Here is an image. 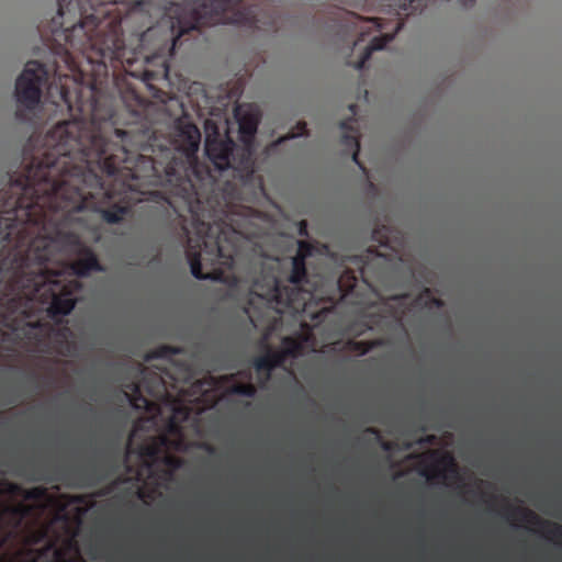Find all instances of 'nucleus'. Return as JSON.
Returning a JSON list of instances; mask_svg holds the SVG:
<instances>
[{
  "label": "nucleus",
  "mask_w": 562,
  "mask_h": 562,
  "mask_svg": "<svg viewBox=\"0 0 562 562\" xmlns=\"http://www.w3.org/2000/svg\"><path fill=\"white\" fill-rule=\"evenodd\" d=\"M200 132L178 124L175 146L157 143L147 124L127 130L116 124H57L45 135L46 150L11 177L0 211V241L15 278L43 273L65 282L63 256L78 255L70 271L78 278L104 272L78 228L99 214L114 225L131 212L135 195H155L182 218L186 257L198 280L221 281L202 261L232 267L243 239L252 236L256 213L240 203L234 180H217L196 159Z\"/></svg>",
  "instance_id": "nucleus-1"
},
{
  "label": "nucleus",
  "mask_w": 562,
  "mask_h": 562,
  "mask_svg": "<svg viewBox=\"0 0 562 562\" xmlns=\"http://www.w3.org/2000/svg\"><path fill=\"white\" fill-rule=\"evenodd\" d=\"M151 3L138 0L127 5L121 16L113 0H58L57 15L41 31V37L52 50L53 72L64 67L80 72L78 56L99 67L123 68L124 75L112 79L115 92H137L127 76L140 80L153 92L154 82L167 81L169 67L162 54L175 49L178 41L192 31L217 24H234L257 31H276L273 15H262L256 4L241 0H186L166 8L155 25H149Z\"/></svg>",
  "instance_id": "nucleus-2"
},
{
  "label": "nucleus",
  "mask_w": 562,
  "mask_h": 562,
  "mask_svg": "<svg viewBox=\"0 0 562 562\" xmlns=\"http://www.w3.org/2000/svg\"><path fill=\"white\" fill-rule=\"evenodd\" d=\"M313 254V245L297 241L296 255L291 259L290 284L281 283L273 273V268L261 261L258 272L251 277L249 292L259 299L276 302L279 312L300 313L311 299L310 280L306 272V259Z\"/></svg>",
  "instance_id": "nucleus-3"
},
{
  "label": "nucleus",
  "mask_w": 562,
  "mask_h": 562,
  "mask_svg": "<svg viewBox=\"0 0 562 562\" xmlns=\"http://www.w3.org/2000/svg\"><path fill=\"white\" fill-rule=\"evenodd\" d=\"M235 120L239 124V140L244 146L238 147L231 137L206 139V155L211 164L221 173H229L234 180L245 181L252 177L254 161L250 146L258 131L259 114L257 111L235 108Z\"/></svg>",
  "instance_id": "nucleus-4"
},
{
  "label": "nucleus",
  "mask_w": 562,
  "mask_h": 562,
  "mask_svg": "<svg viewBox=\"0 0 562 562\" xmlns=\"http://www.w3.org/2000/svg\"><path fill=\"white\" fill-rule=\"evenodd\" d=\"M10 288L22 301L48 303L49 317L57 324L61 323L57 317L70 314L76 306V300L71 297V282L46 281L43 273H36L34 278L13 277Z\"/></svg>",
  "instance_id": "nucleus-5"
},
{
  "label": "nucleus",
  "mask_w": 562,
  "mask_h": 562,
  "mask_svg": "<svg viewBox=\"0 0 562 562\" xmlns=\"http://www.w3.org/2000/svg\"><path fill=\"white\" fill-rule=\"evenodd\" d=\"M49 78V68L38 60L25 64L24 71L15 81V99L20 108L33 111L41 102L42 87Z\"/></svg>",
  "instance_id": "nucleus-6"
},
{
  "label": "nucleus",
  "mask_w": 562,
  "mask_h": 562,
  "mask_svg": "<svg viewBox=\"0 0 562 562\" xmlns=\"http://www.w3.org/2000/svg\"><path fill=\"white\" fill-rule=\"evenodd\" d=\"M381 259L382 255L374 248H368V250L361 255L348 258V265L345 266V270L339 273L338 281H336V285H338L341 297L351 295L359 281H362L366 285L370 286L372 269Z\"/></svg>",
  "instance_id": "nucleus-7"
},
{
  "label": "nucleus",
  "mask_w": 562,
  "mask_h": 562,
  "mask_svg": "<svg viewBox=\"0 0 562 562\" xmlns=\"http://www.w3.org/2000/svg\"><path fill=\"white\" fill-rule=\"evenodd\" d=\"M339 128L342 131L341 146L347 148V151L351 154V161L359 166L360 169L363 170V166H361L358 160V150L360 149V143H358V131L355 126V119L352 116L339 122Z\"/></svg>",
  "instance_id": "nucleus-8"
},
{
  "label": "nucleus",
  "mask_w": 562,
  "mask_h": 562,
  "mask_svg": "<svg viewBox=\"0 0 562 562\" xmlns=\"http://www.w3.org/2000/svg\"><path fill=\"white\" fill-rule=\"evenodd\" d=\"M403 27V21L397 20V23H395V27H393L392 33H383L379 36H374L371 40V43H369L368 47H366L364 54L360 56V59L356 63V69L362 70L366 67V63L370 59V56L384 48V46L387 45V43L392 42L394 38V35L397 34Z\"/></svg>",
  "instance_id": "nucleus-9"
},
{
  "label": "nucleus",
  "mask_w": 562,
  "mask_h": 562,
  "mask_svg": "<svg viewBox=\"0 0 562 562\" xmlns=\"http://www.w3.org/2000/svg\"><path fill=\"white\" fill-rule=\"evenodd\" d=\"M509 514L514 516L520 517V520L524 522H527L529 525H536V526H542L550 528L548 530V533L552 536L554 539H561L562 540V526L557 522H551L549 520H542L540 519L539 515L535 514L533 512L524 508V507H515L509 509Z\"/></svg>",
  "instance_id": "nucleus-10"
},
{
  "label": "nucleus",
  "mask_w": 562,
  "mask_h": 562,
  "mask_svg": "<svg viewBox=\"0 0 562 562\" xmlns=\"http://www.w3.org/2000/svg\"><path fill=\"white\" fill-rule=\"evenodd\" d=\"M145 380H146V370L140 371V379L137 381H133L128 384H126L127 390L132 391L133 396L130 397V403H132L133 407L135 408H148L150 407V402L146 400L145 396L142 395V389L145 387L149 394L154 395V387L153 386H145Z\"/></svg>",
  "instance_id": "nucleus-11"
},
{
  "label": "nucleus",
  "mask_w": 562,
  "mask_h": 562,
  "mask_svg": "<svg viewBox=\"0 0 562 562\" xmlns=\"http://www.w3.org/2000/svg\"><path fill=\"white\" fill-rule=\"evenodd\" d=\"M29 513V508L23 504L8 505L0 513V531H2V521L7 520L9 527L18 529Z\"/></svg>",
  "instance_id": "nucleus-12"
},
{
  "label": "nucleus",
  "mask_w": 562,
  "mask_h": 562,
  "mask_svg": "<svg viewBox=\"0 0 562 562\" xmlns=\"http://www.w3.org/2000/svg\"><path fill=\"white\" fill-rule=\"evenodd\" d=\"M439 1H456L462 5L471 4L474 2V0H402L401 4H398V10H401L400 12H404L407 15L423 13V11L426 10V8H428L430 4ZM400 12H397V15H400Z\"/></svg>",
  "instance_id": "nucleus-13"
},
{
  "label": "nucleus",
  "mask_w": 562,
  "mask_h": 562,
  "mask_svg": "<svg viewBox=\"0 0 562 562\" xmlns=\"http://www.w3.org/2000/svg\"><path fill=\"white\" fill-rule=\"evenodd\" d=\"M347 15V21L351 22V24L360 30V41H363V37L368 35L369 32L382 31L384 29V24L380 18H361L355 13H348Z\"/></svg>",
  "instance_id": "nucleus-14"
},
{
  "label": "nucleus",
  "mask_w": 562,
  "mask_h": 562,
  "mask_svg": "<svg viewBox=\"0 0 562 562\" xmlns=\"http://www.w3.org/2000/svg\"><path fill=\"white\" fill-rule=\"evenodd\" d=\"M12 278H14V271H12L11 259L7 257L3 259V261H1L0 265V285H2L3 282H7L8 291L15 295L8 300V311L10 312L16 311L18 304H20L21 301L20 295L16 294V292H13L11 286H9L11 284Z\"/></svg>",
  "instance_id": "nucleus-15"
},
{
  "label": "nucleus",
  "mask_w": 562,
  "mask_h": 562,
  "mask_svg": "<svg viewBox=\"0 0 562 562\" xmlns=\"http://www.w3.org/2000/svg\"><path fill=\"white\" fill-rule=\"evenodd\" d=\"M310 339V336H302L301 338H293L291 336L282 338V349L279 352L291 355V358L302 356L304 352V344Z\"/></svg>",
  "instance_id": "nucleus-16"
},
{
  "label": "nucleus",
  "mask_w": 562,
  "mask_h": 562,
  "mask_svg": "<svg viewBox=\"0 0 562 562\" xmlns=\"http://www.w3.org/2000/svg\"><path fill=\"white\" fill-rule=\"evenodd\" d=\"M94 453L108 461V463H113L119 461V458H121V446H119V442L115 441V439H108V441H105V447L94 450Z\"/></svg>",
  "instance_id": "nucleus-17"
},
{
  "label": "nucleus",
  "mask_w": 562,
  "mask_h": 562,
  "mask_svg": "<svg viewBox=\"0 0 562 562\" xmlns=\"http://www.w3.org/2000/svg\"><path fill=\"white\" fill-rule=\"evenodd\" d=\"M282 367V364H278L277 362L272 361L268 357H257L252 359V368L257 370V372L265 374V382L269 380V375L271 374V371H273L274 368Z\"/></svg>",
  "instance_id": "nucleus-18"
},
{
  "label": "nucleus",
  "mask_w": 562,
  "mask_h": 562,
  "mask_svg": "<svg viewBox=\"0 0 562 562\" xmlns=\"http://www.w3.org/2000/svg\"><path fill=\"white\" fill-rule=\"evenodd\" d=\"M231 393L251 398L256 395V386L252 383H234L231 386Z\"/></svg>",
  "instance_id": "nucleus-19"
},
{
  "label": "nucleus",
  "mask_w": 562,
  "mask_h": 562,
  "mask_svg": "<svg viewBox=\"0 0 562 562\" xmlns=\"http://www.w3.org/2000/svg\"><path fill=\"white\" fill-rule=\"evenodd\" d=\"M132 452L133 451L131 450V439H130V440H127L126 451H124V457H123L124 469H126L127 474L135 475L136 481H140L142 480V470L135 469V468H133V465L127 463V458H128V456H131Z\"/></svg>",
  "instance_id": "nucleus-20"
},
{
  "label": "nucleus",
  "mask_w": 562,
  "mask_h": 562,
  "mask_svg": "<svg viewBox=\"0 0 562 562\" xmlns=\"http://www.w3.org/2000/svg\"><path fill=\"white\" fill-rule=\"evenodd\" d=\"M158 456V446L155 443L138 447V457L155 460Z\"/></svg>",
  "instance_id": "nucleus-21"
},
{
  "label": "nucleus",
  "mask_w": 562,
  "mask_h": 562,
  "mask_svg": "<svg viewBox=\"0 0 562 562\" xmlns=\"http://www.w3.org/2000/svg\"><path fill=\"white\" fill-rule=\"evenodd\" d=\"M260 357L272 359V361L277 362L279 366H282L285 362V359L292 358L291 355H286L281 351H272L270 349H268L267 352Z\"/></svg>",
  "instance_id": "nucleus-22"
},
{
  "label": "nucleus",
  "mask_w": 562,
  "mask_h": 562,
  "mask_svg": "<svg viewBox=\"0 0 562 562\" xmlns=\"http://www.w3.org/2000/svg\"><path fill=\"white\" fill-rule=\"evenodd\" d=\"M71 331L70 328L67 326H61V328L57 329L55 331V337H57V342H59L61 346L66 347L67 349L70 347V342H68V338L70 337Z\"/></svg>",
  "instance_id": "nucleus-23"
},
{
  "label": "nucleus",
  "mask_w": 562,
  "mask_h": 562,
  "mask_svg": "<svg viewBox=\"0 0 562 562\" xmlns=\"http://www.w3.org/2000/svg\"><path fill=\"white\" fill-rule=\"evenodd\" d=\"M178 352H179V350L177 347L165 345V346H160L159 348H157L156 351H154L153 356H154V358H168Z\"/></svg>",
  "instance_id": "nucleus-24"
},
{
  "label": "nucleus",
  "mask_w": 562,
  "mask_h": 562,
  "mask_svg": "<svg viewBox=\"0 0 562 562\" xmlns=\"http://www.w3.org/2000/svg\"><path fill=\"white\" fill-rule=\"evenodd\" d=\"M21 487L16 483H4V488H0V496L7 495H20Z\"/></svg>",
  "instance_id": "nucleus-25"
},
{
  "label": "nucleus",
  "mask_w": 562,
  "mask_h": 562,
  "mask_svg": "<svg viewBox=\"0 0 562 562\" xmlns=\"http://www.w3.org/2000/svg\"><path fill=\"white\" fill-rule=\"evenodd\" d=\"M447 471H449V473L451 474H454V476L457 475L456 463L453 462V459H451L450 457L447 458Z\"/></svg>",
  "instance_id": "nucleus-26"
},
{
  "label": "nucleus",
  "mask_w": 562,
  "mask_h": 562,
  "mask_svg": "<svg viewBox=\"0 0 562 562\" xmlns=\"http://www.w3.org/2000/svg\"><path fill=\"white\" fill-rule=\"evenodd\" d=\"M356 349L360 350V352L366 353L369 351V345L367 342H356Z\"/></svg>",
  "instance_id": "nucleus-27"
},
{
  "label": "nucleus",
  "mask_w": 562,
  "mask_h": 562,
  "mask_svg": "<svg viewBox=\"0 0 562 562\" xmlns=\"http://www.w3.org/2000/svg\"><path fill=\"white\" fill-rule=\"evenodd\" d=\"M49 550H53V552H55V555H57V557L59 555V551H58V549H56L54 547L53 542H49L48 546H46V548H45V551H49Z\"/></svg>",
  "instance_id": "nucleus-28"
},
{
  "label": "nucleus",
  "mask_w": 562,
  "mask_h": 562,
  "mask_svg": "<svg viewBox=\"0 0 562 562\" xmlns=\"http://www.w3.org/2000/svg\"><path fill=\"white\" fill-rule=\"evenodd\" d=\"M348 110H350L351 115L355 116V115H357L358 106H357L356 103H351V104L348 105Z\"/></svg>",
  "instance_id": "nucleus-29"
},
{
  "label": "nucleus",
  "mask_w": 562,
  "mask_h": 562,
  "mask_svg": "<svg viewBox=\"0 0 562 562\" xmlns=\"http://www.w3.org/2000/svg\"><path fill=\"white\" fill-rule=\"evenodd\" d=\"M154 382H156L157 387L161 386V379L159 375L154 376Z\"/></svg>",
  "instance_id": "nucleus-30"
},
{
  "label": "nucleus",
  "mask_w": 562,
  "mask_h": 562,
  "mask_svg": "<svg viewBox=\"0 0 562 562\" xmlns=\"http://www.w3.org/2000/svg\"><path fill=\"white\" fill-rule=\"evenodd\" d=\"M368 434L373 435V436L379 435L378 429H375V428H368Z\"/></svg>",
  "instance_id": "nucleus-31"
},
{
  "label": "nucleus",
  "mask_w": 562,
  "mask_h": 562,
  "mask_svg": "<svg viewBox=\"0 0 562 562\" xmlns=\"http://www.w3.org/2000/svg\"><path fill=\"white\" fill-rule=\"evenodd\" d=\"M34 492H35V490L27 491V493H25V498H33L34 497Z\"/></svg>",
  "instance_id": "nucleus-32"
},
{
  "label": "nucleus",
  "mask_w": 562,
  "mask_h": 562,
  "mask_svg": "<svg viewBox=\"0 0 562 562\" xmlns=\"http://www.w3.org/2000/svg\"><path fill=\"white\" fill-rule=\"evenodd\" d=\"M300 235H306V227L304 226V222L302 223V228H300Z\"/></svg>",
  "instance_id": "nucleus-33"
},
{
  "label": "nucleus",
  "mask_w": 562,
  "mask_h": 562,
  "mask_svg": "<svg viewBox=\"0 0 562 562\" xmlns=\"http://www.w3.org/2000/svg\"><path fill=\"white\" fill-rule=\"evenodd\" d=\"M435 476H437L439 479H443L445 477V473L442 471H439V472L435 473Z\"/></svg>",
  "instance_id": "nucleus-34"
},
{
  "label": "nucleus",
  "mask_w": 562,
  "mask_h": 562,
  "mask_svg": "<svg viewBox=\"0 0 562 562\" xmlns=\"http://www.w3.org/2000/svg\"><path fill=\"white\" fill-rule=\"evenodd\" d=\"M86 411L92 412V406L88 405V407H86Z\"/></svg>",
  "instance_id": "nucleus-35"
},
{
  "label": "nucleus",
  "mask_w": 562,
  "mask_h": 562,
  "mask_svg": "<svg viewBox=\"0 0 562 562\" xmlns=\"http://www.w3.org/2000/svg\"><path fill=\"white\" fill-rule=\"evenodd\" d=\"M144 467H145V468H147V469H149V468H150V464H149V463H147V462H144Z\"/></svg>",
  "instance_id": "nucleus-36"
},
{
  "label": "nucleus",
  "mask_w": 562,
  "mask_h": 562,
  "mask_svg": "<svg viewBox=\"0 0 562 562\" xmlns=\"http://www.w3.org/2000/svg\"><path fill=\"white\" fill-rule=\"evenodd\" d=\"M235 282H236V277H232V283L235 284Z\"/></svg>",
  "instance_id": "nucleus-37"
},
{
  "label": "nucleus",
  "mask_w": 562,
  "mask_h": 562,
  "mask_svg": "<svg viewBox=\"0 0 562 562\" xmlns=\"http://www.w3.org/2000/svg\"><path fill=\"white\" fill-rule=\"evenodd\" d=\"M384 450H387V443H383Z\"/></svg>",
  "instance_id": "nucleus-38"
},
{
  "label": "nucleus",
  "mask_w": 562,
  "mask_h": 562,
  "mask_svg": "<svg viewBox=\"0 0 562 562\" xmlns=\"http://www.w3.org/2000/svg\"><path fill=\"white\" fill-rule=\"evenodd\" d=\"M304 127H306L305 123H302V130L304 131Z\"/></svg>",
  "instance_id": "nucleus-39"
},
{
  "label": "nucleus",
  "mask_w": 562,
  "mask_h": 562,
  "mask_svg": "<svg viewBox=\"0 0 562 562\" xmlns=\"http://www.w3.org/2000/svg\"><path fill=\"white\" fill-rule=\"evenodd\" d=\"M160 441H162V443L166 442V438H160Z\"/></svg>",
  "instance_id": "nucleus-40"
}]
</instances>
